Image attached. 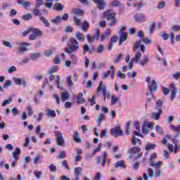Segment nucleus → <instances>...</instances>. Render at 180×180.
I'll list each match as a JSON object with an SVG mask.
<instances>
[{"instance_id":"f257e3e1","label":"nucleus","mask_w":180,"mask_h":180,"mask_svg":"<svg viewBox=\"0 0 180 180\" xmlns=\"http://www.w3.org/2000/svg\"><path fill=\"white\" fill-rule=\"evenodd\" d=\"M77 50H79V42L75 38L71 37L69 39L68 47L65 48V51L68 54H72V53H75Z\"/></svg>"},{"instance_id":"f03ea898","label":"nucleus","mask_w":180,"mask_h":180,"mask_svg":"<svg viewBox=\"0 0 180 180\" xmlns=\"http://www.w3.org/2000/svg\"><path fill=\"white\" fill-rule=\"evenodd\" d=\"M146 82L148 84L149 91L150 92V95L154 96V94L153 92H155L158 89V85L155 80H151V77H146Z\"/></svg>"},{"instance_id":"7ed1b4c3","label":"nucleus","mask_w":180,"mask_h":180,"mask_svg":"<svg viewBox=\"0 0 180 180\" xmlns=\"http://www.w3.org/2000/svg\"><path fill=\"white\" fill-rule=\"evenodd\" d=\"M55 136L56 137V143L58 146H63L65 142V139H64V136H63V133L59 131H55Z\"/></svg>"},{"instance_id":"20e7f679","label":"nucleus","mask_w":180,"mask_h":180,"mask_svg":"<svg viewBox=\"0 0 180 180\" xmlns=\"http://www.w3.org/2000/svg\"><path fill=\"white\" fill-rule=\"evenodd\" d=\"M18 51L20 53V54H23L25 53H26V51H28L29 49H27V47H29V46H30V43L27 42H20L18 44Z\"/></svg>"},{"instance_id":"39448f33","label":"nucleus","mask_w":180,"mask_h":180,"mask_svg":"<svg viewBox=\"0 0 180 180\" xmlns=\"http://www.w3.org/2000/svg\"><path fill=\"white\" fill-rule=\"evenodd\" d=\"M111 134L114 137H120V136H123V130L119 126L113 127L111 129Z\"/></svg>"},{"instance_id":"423d86ee","label":"nucleus","mask_w":180,"mask_h":180,"mask_svg":"<svg viewBox=\"0 0 180 180\" xmlns=\"http://www.w3.org/2000/svg\"><path fill=\"white\" fill-rule=\"evenodd\" d=\"M170 91L172 92L170 99L171 101H174L175 96H176V92H178V89L175 86V83H172L170 84Z\"/></svg>"},{"instance_id":"0eeeda50","label":"nucleus","mask_w":180,"mask_h":180,"mask_svg":"<svg viewBox=\"0 0 180 180\" xmlns=\"http://www.w3.org/2000/svg\"><path fill=\"white\" fill-rule=\"evenodd\" d=\"M119 41V37L117 36H113L110 38V44L108 46V50H113V47L115 46V43H117Z\"/></svg>"},{"instance_id":"6e6552de","label":"nucleus","mask_w":180,"mask_h":180,"mask_svg":"<svg viewBox=\"0 0 180 180\" xmlns=\"http://www.w3.org/2000/svg\"><path fill=\"white\" fill-rule=\"evenodd\" d=\"M104 18H107L108 20L116 18V13L112 12L111 10H108L104 12Z\"/></svg>"},{"instance_id":"1a4fd4ad","label":"nucleus","mask_w":180,"mask_h":180,"mask_svg":"<svg viewBox=\"0 0 180 180\" xmlns=\"http://www.w3.org/2000/svg\"><path fill=\"white\" fill-rule=\"evenodd\" d=\"M162 115V111L155 110L151 112V117L153 120H158L160 119V116Z\"/></svg>"},{"instance_id":"9d476101","label":"nucleus","mask_w":180,"mask_h":180,"mask_svg":"<svg viewBox=\"0 0 180 180\" xmlns=\"http://www.w3.org/2000/svg\"><path fill=\"white\" fill-rule=\"evenodd\" d=\"M127 40V33L121 32L120 37V46H122Z\"/></svg>"},{"instance_id":"9b49d317","label":"nucleus","mask_w":180,"mask_h":180,"mask_svg":"<svg viewBox=\"0 0 180 180\" xmlns=\"http://www.w3.org/2000/svg\"><path fill=\"white\" fill-rule=\"evenodd\" d=\"M94 4H97L98 8L102 11L105 8V1L103 0H93Z\"/></svg>"},{"instance_id":"f8f14e48","label":"nucleus","mask_w":180,"mask_h":180,"mask_svg":"<svg viewBox=\"0 0 180 180\" xmlns=\"http://www.w3.org/2000/svg\"><path fill=\"white\" fill-rule=\"evenodd\" d=\"M134 18H135L136 22H146V16L141 13H137Z\"/></svg>"},{"instance_id":"ddd939ff","label":"nucleus","mask_w":180,"mask_h":180,"mask_svg":"<svg viewBox=\"0 0 180 180\" xmlns=\"http://www.w3.org/2000/svg\"><path fill=\"white\" fill-rule=\"evenodd\" d=\"M164 103V101L162 100H158L155 103V110H158L160 112H162V105Z\"/></svg>"},{"instance_id":"4468645a","label":"nucleus","mask_w":180,"mask_h":180,"mask_svg":"<svg viewBox=\"0 0 180 180\" xmlns=\"http://www.w3.org/2000/svg\"><path fill=\"white\" fill-rule=\"evenodd\" d=\"M148 63H150V59L148 58V56H144L143 59L139 61V64H140V65H141V67H144V66L147 65V64H148Z\"/></svg>"},{"instance_id":"2eb2a0df","label":"nucleus","mask_w":180,"mask_h":180,"mask_svg":"<svg viewBox=\"0 0 180 180\" xmlns=\"http://www.w3.org/2000/svg\"><path fill=\"white\" fill-rule=\"evenodd\" d=\"M103 120H105V114L101 113L96 120V124L98 127H101L102 121Z\"/></svg>"},{"instance_id":"dca6fc26","label":"nucleus","mask_w":180,"mask_h":180,"mask_svg":"<svg viewBox=\"0 0 180 180\" xmlns=\"http://www.w3.org/2000/svg\"><path fill=\"white\" fill-rule=\"evenodd\" d=\"M60 98L63 102L68 101V99H70V93L67 91L62 92L60 94Z\"/></svg>"},{"instance_id":"f3484780","label":"nucleus","mask_w":180,"mask_h":180,"mask_svg":"<svg viewBox=\"0 0 180 180\" xmlns=\"http://www.w3.org/2000/svg\"><path fill=\"white\" fill-rule=\"evenodd\" d=\"M31 33L37 37H40L42 34L41 31L37 28H31Z\"/></svg>"},{"instance_id":"a211bd4d","label":"nucleus","mask_w":180,"mask_h":180,"mask_svg":"<svg viewBox=\"0 0 180 180\" xmlns=\"http://www.w3.org/2000/svg\"><path fill=\"white\" fill-rule=\"evenodd\" d=\"M149 165L150 167H154L157 169H159V168L162 165V161H158L156 162H150Z\"/></svg>"},{"instance_id":"6ab92c4d","label":"nucleus","mask_w":180,"mask_h":180,"mask_svg":"<svg viewBox=\"0 0 180 180\" xmlns=\"http://www.w3.org/2000/svg\"><path fill=\"white\" fill-rule=\"evenodd\" d=\"M75 36L79 41H85V35H84V34L77 32Z\"/></svg>"},{"instance_id":"aec40b11","label":"nucleus","mask_w":180,"mask_h":180,"mask_svg":"<svg viewBox=\"0 0 180 180\" xmlns=\"http://www.w3.org/2000/svg\"><path fill=\"white\" fill-rule=\"evenodd\" d=\"M21 18L22 19V20H25V21L32 20V19L33 18V15H32V13H28L22 15Z\"/></svg>"},{"instance_id":"412c9836","label":"nucleus","mask_w":180,"mask_h":180,"mask_svg":"<svg viewBox=\"0 0 180 180\" xmlns=\"http://www.w3.org/2000/svg\"><path fill=\"white\" fill-rule=\"evenodd\" d=\"M137 153H140V148L136 146L128 150V154H137Z\"/></svg>"},{"instance_id":"4be33fe9","label":"nucleus","mask_w":180,"mask_h":180,"mask_svg":"<svg viewBox=\"0 0 180 180\" xmlns=\"http://www.w3.org/2000/svg\"><path fill=\"white\" fill-rule=\"evenodd\" d=\"M19 154H20V148H16L15 151L12 153L13 158H14L15 161H18Z\"/></svg>"},{"instance_id":"5701e85b","label":"nucleus","mask_w":180,"mask_h":180,"mask_svg":"<svg viewBox=\"0 0 180 180\" xmlns=\"http://www.w3.org/2000/svg\"><path fill=\"white\" fill-rule=\"evenodd\" d=\"M115 168H119V167H121V168H123V169H126V165H124V160H120L117 162L115 164Z\"/></svg>"},{"instance_id":"b1692460","label":"nucleus","mask_w":180,"mask_h":180,"mask_svg":"<svg viewBox=\"0 0 180 180\" xmlns=\"http://www.w3.org/2000/svg\"><path fill=\"white\" fill-rule=\"evenodd\" d=\"M39 58H40L39 53H34L30 55V60H32V61H36L39 60Z\"/></svg>"},{"instance_id":"393cba45","label":"nucleus","mask_w":180,"mask_h":180,"mask_svg":"<svg viewBox=\"0 0 180 180\" xmlns=\"http://www.w3.org/2000/svg\"><path fill=\"white\" fill-rule=\"evenodd\" d=\"M39 8H40V6H37V4H35V8L32 10V13L34 16H39L41 15V13Z\"/></svg>"},{"instance_id":"a878e982","label":"nucleus","mask_w":180,"mask_h":180,"mask_svg":"<svg viewBox=\"0 0 180 180\" xmlns=\"http://www.w3.org/2000/svg\"><path fill=\"white\" fill-rule=\"evenodd\" d=\"M141 58V52L138 51L135 55V56L132 58V61H134L135 63H139Z\"/></svg>"},{"instance_id":"bb28decb","label":"nucleus","mask_w":180,"mask_h":180,"mask_svg":"<svg viewBox=\"0 0 180 180\" xmlns=\"http://www.w3.org/2000/svg\"><path fill=\"white\" fill-rule=\"evenodd\" d=\"M143 126L146 128L147 127L148 129H150V130H153V129H154V122H143Z\"/></svg>"},{"instance_id":"cd10ccee","label":"nucleus","mask_w":180,"mask_h":180,"mask_svg":"<svg viewBox=\"0 0 180 180\" xmlns=\"http://www.w3.org/2000/svg\"><path fill=\"white\" fill-rule=\"evenodd\" d=\"M81 172H82V167H75L76 178H79V176H81Z\"/></svg>"},{"instance_id":"c85d7f7f","label":"nucleus","mask_w":180,"mask_h":180,"mask_svg":"<svg viewBox=\"0 0 180 180\" xmlns=\"http://www.w3.org/2000/svg\"><path fill=\"white\" fill-rule=\"evenodd\" d=\"M156 147H157V145H155V144L148 143L145 146V150L146 151H150V150H154V148H155Z\"/></svg>"},{"instance_id":"c756f323","label":"nucleus","mask_w":180,"mask_h":180,"mask_svg":"<svg viewBox=\"0 0 180 180\" xmlns=\"http://www.w3.org/2000/svg\"><path fill=\"white\" fill-rule=\"evenodd\" d=\"M178 143H179V140H177V139H174L173 140V144H174V154H176L179 151Z\"/></svg>"},{"instance_id":"7c9ffc66","label":"nucleus","mask_w":180,"mask_h":180,"mask_svg":"<svg viewBox=\"0 0 180 180\" xmlns=\"http://www.w3.org/2000/svg\"><path fill=\"white\" fill-rule=\"evenodd\" d=\"M73 139L76 143H81L82 140L79 138V133L78 131H75V135H73Z\"/></svg>"},{"instance_id":"2f4dec72","label":"nucleus","mask_w":180,"mask_h":180,"mask_svg":"<svg viewBox=\"0 0 180 180\" xmlns=\"http://www.w3.org/2000/svg\"><path fill=\"white\" fill-rule=\"evenodd\" d=\"M46 116L49 117H56V111L54 110L47 109Z\"/></svg>"},{"instance_id":"473e14b6","label":"nucleus","mask_w":180,"mask_h":180,"mask_svg":"<svg viewBox=\"0 0 180 180\" xmlns=\"http://www.w3.org/2000/svg\"><path fill=\"white\" fill-rule=\"evenodd\" d=\"M40 20L44 23V25L46 26V27H50V22L44 18V16H41L39 18Z\"/></svg>"},{"instance_id":"72a5a7b5","label":"nucleus","mask_w":180,"mask_h":180,"mask_svg":"<svg viewBox=\"0 0 180 180\" xmlns=\"http://www.w3.org/2000/svg\"><path fill=\"white\" fill-rule=\"evenodd\" d=\"M84 94L82 93H79L77 96V103H84L85 102V98H82Z\"/></svg>"},{"instance_id":"f704fd0d","label":"nucleus","mask_w":180,"mask_h":180,"mask_svg":"<svg viewBox=\"0 0 180 180\" xmlns=\"http://www.w3.org/2000/svg\"><path fill=\"white\" fill-rule=\"evenodd\" d=\"M11 102H13V98L12 97H9L8 99L4 100L1 104V106L4 108V107L6 106V105H9V103H11Z\"/></svg>"},{"instance_id":"c9c22d12","label":"nucleus","mask_w":180,"mask_h":180,"mask_svg":"<svg viewBox=\"0 0 180 180\" xmlns=\"http://www.w3.org/2000/svg\"><path fill=\"white\" fill-rule=\"evenodd\" d=\"M121 60H123V54L122 53H119L117 55V57L114 59V64H117L119 61Z\"/></svg>"},{"instance_id":"e433bc0d","label":"nucleus","mask_w":180,"mask_h":180,"mask_svg":"<svg viewBox=\"0 0 180 180\" xmlns=\"http://www.w3.org/2000/svg\"><path fill=\"white\" fill-rule=\"evenodd\" d=\"M170 130H172V131H175L176 133H179L180 131V125L175 127L174 124H171Z\"/></svg>"},{"instance_id":"4c0bfd02","label":"nucleus","mask_w":180,"mask_h":180,"mask_svg":"<svg viewBox=\"0 0 180 180\" xmlns=\"http://www.w3.org/2000/svg\"><path fill=\"white\" fill-rule=\"evenodd\" d=\"M54 8L56 11H63V9H64V6L60 3H56L54 4Z\"/></svg>"},{"instance_id":"58836bf2","label":"nucleus","mask_w":180,"mask_h":180,"mask_svg":"<svg viewBox=\"0 0 180 180\" xmlns=\"http://www.w3.org/2000/svg\"><path fill=\"white\" fill-rule=\"evenodd\" d=\"M72 13H74L75 15H84V11L79 10L78 8H73Z\"/></svg>"},{"instance_id":"ea45409f","label":"nucleus","mask_w":180,"mask_h":180,"mask_svg":"<svg viewBox=\"0 0 180 180\" xmlns=\"http://www.w3.org/2000/svg\"><path fill=\"white\" fill-rule=\"evenodd\" d=\"M13 80L14 81L15 85H22V84H23V82H22V79L20 78H16V77H13Z\"/></svg>"},{"instance_id":"a19ab883","label":"nucleus","mask_w":180,"mask_h":180,"mask_svg":"<svg viewBox=\"0 0 180 180\" xmlns=\"http://www.w3.org/2000/svg\"><path fill=\"white\" fill-rule=\"evenodd\" d=\"M148 174L150 178H154L155 176V173L154 172V169L149 167L148 169Z\"/></svg>"},{"instance_id":"79ce46f5","label":"nucleus","mask_w":180,"mask_h":180,"mask_svg":"<svg viewBox=\"0 0 180 180\" xmlns=\"http://www.w3.org/2000/svg\"><path fill=\"white\" fill-rule=\"evenodd\" d=\"M88 27H89V23H88L86 21H84L82 25V32H86L88 30Z\"/></svg>"},{"instance_id":"37998d69","label":"nucleus","mask_w":180,"mask_h":180,"mask_svg":"<svg viewBox=\"0 0 180 180\" xmlns=\"http://www.w3.org/2000/svg\"><path fill=\"white\" fill-rule=\"evenodd\" d=\"M156 131L159 133V134H161L162 136H164V134H165V132L162 131V127H161V126L160 125L156 126Z\"/></svg>"},{"instance_id":"c03bdc74","label":"nucleus","mask_w":180,"mask_h":180,"mask_svg":"<svg viewBox=\"0 0 180 180\" xmlns=\"http://www.w3.org/2000/svg\"><path fill=\"white\" fill-rule=\"evenodd\" d=\"M67 83L68 86H70V88H72V86H74V82H72V79H71V76H68L67 77Z\"/></svg>"},{"instance_id":"a18cd8bd","label":"nucleus","mask_w":180,"mask_h":180,"mask_svg":"<svg viewBox=\"0 0 180 180\" xmlns=\"http://www.w3.org/2000/svg\"><path fill=\"white\" fill-rule=\"evenodd\" d=\"M58 71V66L54 65L49 70V74H53V72H57Z\"/></svg>"},{"instance_id":"49530a36","label":"nucleus","mask_w":180,"mask_h":180,"mask_svg":"<svg viewBox=\"0 0 180 180\" xmlns=\"http://www.w3.org/2000/svg\"><path fill=\"white\" fill-rule=\"evenodd\" d=\"M63 20L61 16H57L56 18L51 20L52 23H60Z\"/></svg>"},{"instance_id":"de8ad7c7","label":"nucleus","mask_w":180,"mask_h":180,"mask_svg":"<svg viewBox=\"0 0 180 180\" xmlns=\"http://www.w3.org/2000/svg\"><path fill=\"white\" fill-rule=\"evenodd\" d=\"M45 57H50L53 54V49H47L44 53Z\"/></svg>"},{"instance_id":"09e8293b","label":"nucleus","mask_w":180,"mask_h":180,"mask_svg":"<svg viewBox=\"0 0 180 180\" xmlns=\"http://www.w3.org/2000/svg\"><path fill=\"white\" fill-rule=\"evenodd\" d=\"M134 126L136 127V131H138V133H141V127L140 126V124L137 122H135L134 123Z\"/></svg>"},{"instance_id":"8fccbe9b","label":"nucleus","mask_w":180,"mask_h":180,"mask_svg":"<svg viewBox=\"0 0 180 180\" xmlns=\"http://www.w3.org/2000/svg\"><path fill=\"white\" fill-rule=\"evenodd\" d=\"M49 168L51 172H57V167H56V165H54V164H51L49 166Z\"/></svg>"},{"instance_id":"3c124183","label":"nucleus","mask_w":180,"mask_h":180,"mask_svg":"<svg viewBox=\"0 0 180 180\" xmlns=\"http://www.w3.org/2000/svg\"><path fill=\"white\" fill-rule=\"evenodd\" d=\"M3 44L5 46V47H8L9 49H12L13 47V45L11 44L8 41H3Z\"/></svg>"},{"instance_id":"603ef678","label":"nucleus","mask_w":180,"mask_h":180,"mask_svg":"<svg viewBox=\"0 0 180 180\" xmlns=\"http://www.w3.org/2000/svg\"><path fill=\"white\" fill-rule=\"evenodd\" d=\"M115 75L119 78H121V79H124V78H126V75L122 73L120 71L117 72Z\"/></svg>"},{"instance_id":"864d4df0","label":"nucleus","mask_w":180,"mask_h":180,"mask_svg":"<svg viewBox=\"0 0 180 180\" xmlns=\"http://www.w3.org/2000/svg\"><path fill=\"white\" fill-rule=\"evenodd\" d=\"M119 101V98L112 95L111 96V105H116V103Z\"/></svg>"},{"instance_id":"5fc2aeb1","label":"nucleus","mask_w":180,"mask_h":180,"mask_svg":"<svg viewBox=\"0 0 180 180\" xmlns=\"http://www.w3.org/2000/svg\"><path fill=\"white\" fill-rule=\"evenodd\" d=\"M141 46V40H139L134 44V50H138V49H140Z\"/></svg>"},{"instance_id":"6e6d98bb","label":"nucleus","mask_w":180,"mask_h":180,"mask_svg":"<svg viewBox=\"0 0 180 180\" xmlns=\"http://www.w3.org/2000/svg\"><path fill=\"white\" fill-rule=\"evenodd\" d=\"M35 176L40 179L41 176H43V172H39V170H37L34 172Z\"/></svg>"},{"instance_id":"4d7b16f0","label":"nucleus","mask_w":180,"mask_h":180,"mask_svg":"<svg viewBox=\"0 0 180 180\" xmlns=\"http://www.w3.org/2000/svg\"><path fill=\"white\" fill-rule=\"evenodd\" d=\"M16 71V67L15 66H11L8 70H7V72L8 74H11L12 72H15Z\"/></svg>"},{"instance_id":"13d9d810","label":"nucleus","mask_w":180,"mask_h":180,"mask_svg":"<svg viewBox=\"0 0 180 180\" xmlns=\"http://www.w3.org/2000/svg\"><path fill=\"white\" fill-rule=\"evenodd\" d=\"M155 27V23H152L150 25H149V30L148 33L149 34H151L154 30V28Z\"/></svg>"},{"instance_id":"bf43d9fd","label":"nucleus","mask_w":180,"mask_h":180,"mask_svg":"<svg viewBox=\"0 0 180 180\" xmlns=\"http://www.w3.org/2000/svg\"><path fill=\"white\" fill-rule=\"evenodd\" d=\"M155 158H157V153H153L152 155H150L148 160L150 162H152L151 161H153V160H155Z\"/></svg>"},{"instance_id":"052dcab7","label":"nucleus","mask_w":180,"mask_h":180,"mask_svg":"<svg viewBox=\"0 0 180 180\" xmlns=\"http://www.w3.org/2000/svg\"><path fill=\"white\" fill-rule=\"evenodd\" d=\"M84 54H86V53H88V51H91V46H89V45L88 44H86L84 46Z\"/></svg>"},{"instance_id":"680f3d73","label":"nucleus","mask_w":180,"mask_h":180,"mask_svg":"<svg viewBox=\"0 0 180 180\" xmlns=\"http://www.w3.org/2000/svg\"><path fill=\"white\" fill-rule=\"evenodd\" d=\"M30 58H23L21 62H20V64L21 65H23L24 64H27V63H29L30 61Z\"/></svg>"},{"instance_id":"e2e57ef3","label":"nucleus","mask_w":180,"mask_h":180,"mask_svg":"<svg viewBox=\"0 0 180 180\" xmlns=\"http://www.w3.org/2000/svg\"><path fill=\"white\" fill-rule=\"evenodd\" d=\"M58 158L59 159H64L65 158V151L62 150L59 155H58Z\"/></svg>"},{"instance_id":"0e129e2a","label":"nucleus","mask_w":180,"mask_h":180,"mask_svg":"<svg viewBox=\"0 0 180 180\" xmlns=\"http://www.w3.org/2000/svg\"><path fill=\"white\" fill-rule=\"evenodd\" d=\"M95 95L92 96V98L89 100L90 102V106H94V105H95L96 103V102L95 101Z\"/></svg>"},{"instance_id":"69168bd1","label":"nucleus","mask_w":180,"mask_h":180,"mask_svg":"<svg viewBox=\"0 0 180 180\" xmlns=\"http://www.w3.org/2000/svg\"><path fill=\"white\" fill-rule=\"evenodd\" d=\"M12 86V82L11 80H6L4 84V88H9V86Z\"/></svg>"},{"instance_id":"338daca9","label":"nucleus","mask_w":180,"mask_h":180,"mask_svg":"<svg viewBox=\"0 0 180 180\" xmlns=\"http://www.w3.org/2000/svg\"><path fill=\"white\" fill-rule=\"evenodd\" d=\"M172 76L174 79H180V73L179 72L172 74Z\"/></svg>"},{"instance_id":"774afa93","label":"nucleus","mask_w":180,"mask_h":180,"mask_svg":"<svg viewBox=\"0 0 180 180\" xmlns=\"http://www.w3.org/2000/svg\"><path fill=\"white\" fill-rule=\"evenodd\" d=\"M30 5H31L30 1H25L24 2V4H22V6H24V8H25V9H28V8H30Z\"/></svg>"}]
</instances>
